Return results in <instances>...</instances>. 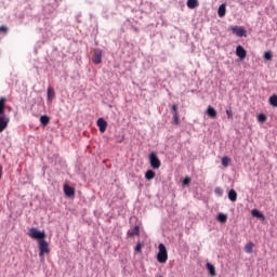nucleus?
Returning a JSON list of instances; mask_svg holds the SVG:
<instances>
[{"mask_svg": "<svg viewBox=\"0 0 277 277\" xmlns=\"http://www.w3.org/2000/svg\"><path fill=\"white\" fill-rule=\"evenodd\" d=\"M28 235L29 237H31V239H38L39 241L44 240V238L47 237V233L44 230H39L36 227H31L28 230Z\"/></svg>", "mask_w": 277, "mask_h": 277, "instance_id": "obj_1", "label": "nucleus"}, {"mask_svg": "<svg viewBox=\"0 0 277 277\" xmlns=\"http://www.w3.org/2000/svg\"><path fill=\"white\" fill-rule=\"evenodd\" d=\"M49 252H51L49 242H47V240H39V256L41 259V263H44V254H49Z\"/></svg>", "mask_w": 277, "mask_h": 277, "instance_id": "obj_2", "label": "nucleus"}, {"mask_svg": "<svg viewBox=\"0 0 277 277\" xmlns=\"http://www.w3.org/2000/svg\"><path fill=\"white\" fill-rule=\"evenodd\" d=\"M158 254H157V260L158 263H166L168 261V250L166 249V245L160 243L158 246Z\"/></svg>", "mask_w": 277, "mask_h": 277, "instance_id": "obj_3", "label": "nucleus"}, {"mask_svg": "<svg viewBox=\"0 0 277 277\" xmlns=\"http://www.w3.org/2000/svg\"><path fill=\"white\" fill-rule=\"evenodd\" d=\"M149 163L154 170H159V168H161V161H159V158L155 151L150 153L149 155Z\"/></svg>", "mask_w": 277, "mask_h": 277, "instance_id": "obj_4", "label": "nucleus"}, {"mask_svg": "<svg viewBox=\"0 0 277 277\" xmlns=\"http://www.w3.org/2000/svg\"><path fill=\"white\" fill-rule=\"evenodd\" d=\"M232 31L235 36H238V38H243V36L246 37V29L243 27L234 26L232 27Z\"/></svg>", "mask_w": 277, "mask_h": 277, "instance_id": "obj_5", "label": "nucleus"}, {"mask_svg": "<svg viewBox=\"0 0 277 277\" xmlns=\"http://www.w3.org/2000/svg\"><path fill=\"white\" fill-rule=\"evenodd\" d=\"M9 123H10V118L0 116V133H3V131L8 129Z\"/></svg>", "mask_w": 277, "mask_h": 277, "instance_id": "obj_6", "label": "nucleus"}, {"mask_svg": "<svg viewBox=\"0 0 277 277\" xmlns=\"http://www.w3.org/2000/svg\"><path fill=\"white\" fill-rule=\"evenodd\" d=\"M236 55L237 57H239V60H246V55H247L246 49H243V47L241 45H237Z\"/></svg>", "mask_w": 277, "mask_h": 277, "instance_id": "obj_7", "label": "nucleus"}, {"mask_svg": "<svg viewBox=\"0 0 277 277\" xmlns=\"http://www.w3.org/2000/svg\"><path fill=\"white\" fill-rule=\"evenodd\" d=\"M97 127L101 133H105V131L107 130V121H105V119L103 118H100L97 120Z\"/></svg>", "mask_w": 277, "mask_h": 277, "instance_id": "obj_8", "label": "nucleus"}, {"mask_svg": "<svg viewBox=\"0 0 277 277\" xmlns=\"http://www.w3.org/2000/svg\"><path fill=\"white\" fill-rule=\"evenodd\" d=\"M102 60H103V52L101 50H95L94 57H93V63L94 64H101Z\"/></svg>", "mask_w": 277, "mask_h": 277, "instance_id": "obj_9", "label": "nucleus"}, {"mask_svg": "<svg viewBox=\"0 0 277 277\" xmlns=\"http://www.w3.org/2000/svg\"><path fill=\"white\" fill-rule=\"evenodd\" d=\"M64 194H65V196L70 198L71 196H75V188H72L68 185H64Z\"/></svg>", "mask_w": 277, "mask_h": 277, "instance_id": "obj_10", "label": "nucleus"}, {"mask_svg": "<svg viewBox=\"0 0 277 277\" xmlns=\"http://www.w3.org/2000/svg\"><path fill=\"white\" fill-rule=\"evenodd\" d=\"M206 113L212 119L217 118V110H215V108H213L212 106H209Z\"/></svg>", "mask_w": 277, "mask_h": 277, "instance_id": "obj_11", "label": "nucleus"}, {"mask_svg": "<svg viewBox=\"0 0 277 277\" xmlns=\"http://www.w3.org/2000/svg\"><path fill=\"white\" fill-rule=\"evenodd\" d=\"M206 267H207V269H208L210 276L215 277V276L217 275V274L215 273V266H214L213 264H211V263L208 262V263L206 264Z\"/></svg>", "mask_w": 277, "mask_h": 277, "instance_id": "obj_12", "label": "nucleus"}, {"mask_svg": "<svg viewBox=\"0 0 277 277\" xmlns=\"http://www.w3.org/2000/svg\"><path fill=\"white\" fill-rule=\"evenodd\" d=\"M251 214H252L253 217H259V220H265V215L256 209H253L251 211Z\"/></svg>", "mask_w": 277, "mask_h": 277, "instance_id": "obj_13", "label": "nucleus"}, {"mask_svg": "<svg viewBox=\"0 0 277 277\" xmlns=\"http://www.w3.org/2000/svg\"><path fill=\"white\" fill-rule=\"evenodd\" d=\"M129 237H137L140 235V227L134 226L132 229L128 232Z\"/></svg>", "mask_w": 277, "mask_h": 277, "instance_id": "obj_14", "label": "nucleus"}, {"mask_svg": "<svg viewBox=\"0 0 277 277\" xmlns=\"http://www.w3.org/2000/svg\"><path fill=\"white\" fill-rule=\"evenodd\" d=\"M220 18L226 16V4H221L217 10Z\"/></svg>", "mask_w": 277, "mask_h": 277, "instance_id": "obj_15", "label": "nucleus"}, {"mask_svg": "<svg viewBox=\"0 0 277 277\" xmlns=\"http://www.w3.org/2000/svg\"><path fill=\"white\" fill-rule=\"evenodd\" d=\"M254 250V242H248L246 246H245V252L247 254H252Z\"/></svg>", "mask_w": 277, "mask_h": 277, "instance_id": "obj_16", "label": "nucleus"}, {"mask_svg": "<svg viewBox=\"0 0 277 277\" xmlns=\"http://www.w3.org/2000/svg\"><path fill=\"white\" fill-rule=\"evenodd\" d=\"M55 98V90L53 88H48V101L51 103Z\"/></svg>", "mask_w": 277, "mask_h": 277, "instance_id": "obj_17", "label": "nucleus"}, {"mask_svg": "<svg viewBox=\"0 0 277 277\" xmlns=\"http://www.w3.org/2000/svg\"><path fill=\"white\" fill-rule=\"evenodd\" d=\"M228 198L232 202H237V192H235V189H230L228 193Z\"/></svg>", "mask_w": 277, "mask_h": 277, "instance_id": "obj_18", "label": "nucleus"}, {"mask_svg": "<svg viewBox=\"0 0 277 277\" xmlns=\"http://www.w3.org/2000/svg\"><path fill=\"white\" fill-rule=\"evenodd\" d=\"M187 8L194 10V8H198V0H187Z\"/></svg>", "mask_w": 277, "mask_h": 277, "instance_id": "obj_19", "label": "nucleus"}, {"mask_svg": "<svg viewBox=\"0 0 277 277\" xmlns=\"http://www.w3.org/2000/svg\"><path fill=\"white\" fill-rule=\"evenodd\" d=\"M216 220L219 222H221V224H224L226 222V220H228V215L224 214V213H219Z\"/></svg>", "mask_w": 277, "mask_h": 277, "instance_id": "obj_20", "label": "nucleus"}, {"mask_svg": "<svg viewBox=\"0 0 277 277\" xmlns=\"http://www.w3.org/2000/svg\"><path fill=\"white\" fill-rule=\"evenodd\" d=\"M145 179H147V181H153V179H155V172L153 170H148L145 173Z\"/></svg>", "mask_w": 277, "mask_h": 277, "instance_id": "obj_21", "label": "nucleus"}, {"mask_svg": "<svg viewBox=\"0 0 277 277\" xmlns=\"http://www.w3.org/2000/svg\"><path fill=\"white\" fill-rule=\"evenodd\" d=\"M269 103L273 107H277V95H273L269 97Z\"/></svg>", "mask_w": 277, "mask_h": 277, "instance_id": "obj_22", "label": "nucleus"}, {"mask_svg": "<svg viewBox=\"0 0 277 277\" xmlns=\"http://www.w3.org/2000/svg\"><path fill=\"white\" fill-rule=\"evenodd\" d=\"M5 111V100H0V116Z\"/></svg>", "mask_w": 277, "mask_h": 277, "instance_id": "obj_23", "label": "nucleus"}, {"mask_svg": "<svg viewBox=\"0 0 277 277\" xmlns=\"http://www.w3.org/2000/svg\"><path fill=\"white\" fill-rule=\"evenodd\" d=\"M40 122L41 124H44V126L49 124V116H41Z\"/></svg>", "mask_w": 277, "mask_h": 277, "instance_id": "obj_24", "label": "nucleus"}, {"mask_svg": "<svg viewBox=\"0 0 277 277\" xmlns=\"http://www.w3.org/2000/svg\"><path fill=\"white\" fill-rule=\"evenodd\" d=\"M228 163H230V158L223 157L222 158V166H224V168H227Z\"/></svg>", "mask_w": 277, "mask_h": 277, "instance_id": "obj_25", "label": "nucleus"}, {"mask_svg": "<svg viewBox=\"0 0 277 277\" xmlns=\"http://www.w3.org/2000/svg\"><path fill=\"white\" fill-rule=\"evenodd\" d=\"M265 120H267V116H265V114H260L258 116V122H265Z\"/></svg>", "mask_w": 277, "mask_h": 277, "instance_id": "obj_26", "label": "nucleus"}, {"mask_svg": "<svg viewBox=\"0 0 277 277\" xmlns=\"http://www.w3.org/2000/svg\"><path fill=\"white\" fill-rule=\"evenodd\" d=\"M142 248H144V243L138 242L134 248V252H142Z\"/></svg>", "mask_w": 277, "mask_h": 277, "instance_id": "obj_27", "label": "nucleus"}, {"mask_svg": "<svg viewBox=\"0 0 277 277\" xmlns=\"http://www.w3.org/2000/svg\"><path fill=\"white\" fill-rule=\"evenodd\" d=\"M214 194H215L216 196L222 197V196L224 195V190H222V188H220V187H216V188L214 189Z\"/></svg>", "mask_w": 277, "mask_h": 277, "instance_id": "obj_28", "label": "nucleus"}, {"mask_svg": "<svg viewBox=\"0 0 277 277\" xmlns=\"http://www.w3.org/2000/svg\"><path fill=\"white\" fill-rule=\"evenodd\" d=\"M272 57H274V55L269 51L264 53V58L267 60V62L272 61Z\"/></svg>", "mask_w": 277, "mask_h": 277, "instance_id": "obj_29", "label": "nucleus"}, {"mask_svg": "<svg viewBox=\"0 0 277 277\" xmlns=\"http://www.w3.org/2000/svg\"><path fill=\"white\" fill-rule=\"evenodd\" d=\"M173 119H174V123L179 124V113H174Z\"/></svg>", "mask_w": 277, "mask_h": 277, "instance_id": "obj_30", "label": "nucleus"}, {"mask_svg": "<svg viewBox=\"0 0 277 277\" xmlns=\"http://www.w3.org/2000/svg\"><path fill=\"white\" fill-rule=\"evenodd\" d=\"M189 183H192V179L185 177L183 181V185H189Z\"/></svg>", "mask_w": 277, "mask_h": 277, "instance_id": "obj_31", "label": "nucleus"}, {"mask_svg": "<svg viewBox=\"0 0 277 277\" xmlns=\"http://www.w3.org/2000/svg\"><path fill=\"white\" fill-rule=\"evenodd\" d=\"M0 31H1L2 34H8V27L1 26V27H0Z\"/></svg>", "mask_w": 277, "mask_h": 277, "instance_id": "obj_32", "label": "nucleus"}, {"mask_svg": "<svg viewBox=\"0 0 277 277\" xmlns=\"http://www.w3.org/2000/svg\"><path fill=\"white\" fill-rule=\"evenodd\" d=\"M228 118L233 119V110H226Z\"/></svg>", "mask_w": 277, "mask_h": 277, "instance_id": "obj_33", "label": "nucleus"}, {"mask_svg": "<svg viewBox=\"0 0 277 277\" xmlns=\"http://www.w3.org/2000/svg\"><path fill=\"white\" fill-rule=\"evenodd\" d=\"M172 109H173L174 114H179V113L176 111V109H179V107H177L176 105H173Z\"/></svg>", "mask_w": 277, "mask_h": 277, "instance_id": "obj_34", "label": "nucleus"}, {"mask_svg": "<svg viewBox=\"0 0 277 277\" xmlns=\"http://www.w3.org/2000/svg\"><path fill=\"white\" fill-rule=\"evenodd\" d=\"M0 179H1V167H0Z\"/></svg>", "mask_w": 277, "mask_h": 277, "instance_id": "obj_35", "label": "nucleus"}]
</instances>
